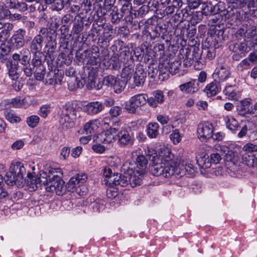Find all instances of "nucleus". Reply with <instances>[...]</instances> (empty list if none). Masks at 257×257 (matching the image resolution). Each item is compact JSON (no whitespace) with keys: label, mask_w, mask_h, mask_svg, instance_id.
I'll list each match as a JSON object with an SVG mask.
<instances>
[{"label":"nucleus","mask_w":257,"mask_h":257,"mask_svg":"<svg viewBox=\"0 0 257 257\" xmlns=\"http://www.w3.org/2000/svg\"><path fill=\"white\" fill-rule=\"evenodd\" d=\"M148 148L146 155L152 162L151 174L155 177H170L174 175L175 165L173 162L170 150L167 147L161 148L159 154Z\"/></svg>","instance_id":"obj_1"},{"label":"nucleus","mask_w":257,"mask_h":257,"mask_svg":"<svg viewBox=\"0 0 257 257\" xmlns=\"http://www.w3.org/2000/svg\"><path fill=\"white\" fill-rule=\"evenodd\" d=\"M59 122L63 128L73 127L77 118L76 107L72 102H68L63 105L59 112Z\"/></svg>","instance_id":"obj_2"},{"label":"nucleus","mask_w":257,"mask_h":257,"mask_svg":"<svg viewBox=\"0 0 257 257\" xmlns=\"http://www.w3.org/2000/svg\"><path fill=\"white\" fill-rule=\"evenodd\" d=\"M12 57L14 61H19L20 63L23 65L24 72L27 77L32 76L35 67L30 64V56L28 49H22L18 53H14Z\"/></svg>","instance_id":"obj_3"},{"label":"nucleus","mask_w":257,"mask_h":257,"mask_svg":"<svg viewBox=\"0 0 257 257\" xmlns=\"http://www.w3.org/2000/svg\"><path fill=\"white\" fill-rule=\"evenodd\" d=\"M43 184L48 192H55L58 195H62L66 191L65 182L61 178H42Z\"/></svg>","instance_id":"obj_4"},{"label":"nucleus","mask_w":257,"mask_h":257,"mask_svg":"<svg viewBox=\"0 0 257 257\" xmlns=\"http://www.w3.org/2000/svg\"><path fill=\"white\" fill-rule=\"evenodd\" d=\"M142 178H105L103 180V183L106 186L110 187L120 186L124 187L129 183L132 187L141 185Z\"/></svg>","instance_id":"obj_5"},{"label":"nucleus","mask_w":257,"mask_h":257,"mask_svg":"<svg viewBox=\"0 0 257 257\" xmlns=\"http://www.w3.org/2000/svg\"><path fill=\"white\" fill-rule=\"evenodd\" d=\"M147 95L139 94L135 95L125 103L124 108L131 113H135L137 110L146 104Z\"/></svg>","instance_id":"obj_6"},{"label":"nucleus","mask_w":257,"mask_h":257,"mask_svg":"<svg viewBox=\"0 0 257 257\" xmlns=\"http://www.w3.org/2000/svg\"><path fill=\"white\" fill-rule=\"evenodd\" d=\"M122 56H124L126 57V58H124L123 62V66L121 76L122 78H124L125 79L130 80L132 75H134L135 71H134V59L133 58V56H131L130 54V52L127 51L126 50L122 51Z\"/></svg>","instance_id":"obj_7"},{"label":"nucleus","mask_w":257,"mask_h":257,"mask_svg":"<svg viewBox=\"0 0 257 257\" xmlns=\"http://www.w3.org/2000/svg\"><path fill=\"white\" fill-rule=\"evenodd\" d=\"M57 37L53 32L47 33L46 36V41L44 47L45 57L49 58L51 61L55 58V52L57 46Z\"/></svg>","instance_id":"obj_8"},{"label":"nucleus","mask_w":257,"mask_h":257,"mask_svg":"<svg viewBox=\"0 0 257 257\" xmlns=\"http://www.w3.org/2000/svg\"><path fill=\"white\" fill-rule=\"evenodd\" d=\"M229 47L230 50L233 52L232 58L234 61H239L245 56L250 50V47L244 41L233 43L230 45Z\"/></svg>","instance_id":"obj_9"},{"label":"nucleus","mask_w":257,"mask_h":257,"mask_svg":"<svg viewBox=\"0 0 257 257\" xmlns=\"http://www.w3.org/2000/svg\"><path fill=\"white\" fill-rule=\"evenodd\" d=\"M26 31L20 29L15 31L12 37L8 41V45L10 50H14L23 47L25 43V36Z\"/></svg>","instance_id":"obj_10"},{"label":"nucleus","mask_w":257,"mask_h":257,"mask_svg":"<svg viewBox=\"0 0 257 257\" xmlns=\"http://www.w3.org/2000/svg\"><path fill=\"white\" fill-rule=\"evenodd\" d=\"M180 60H175L172 61L168 60L164 61L159 66V74L168 75L169 73L175 74L178 72L179 68L181 66Z\"/></svg>","instance_id":"obj_11"},{"label":"nucleus","mask_w":257,"mask_h":257,"mask_svg":"<svg viewBox=\"0 0 257 257\" xmlns=\"http://www.w3.org/2000/svg\"><path fill=\"white\" fill-rule=\"evenodd\" d=\"M136 168L128 170L130 177H139L144 175L147 171L148 160L144 155H139L136 159Z\"/></svg>","instance_id":"obj_12"},{"label":"nucleus","mask_w":257,"mask_h":257,"mask_svg":"<svg viewBox=\"0 0 257 257\" xmlns=\"http://www.w3.org/2000/svg\"><path fill=\"white\" fill-rule=\"evenodd\" d=\"M213 126L208 122L199 123L197 127L198 138L202 142H205L212 137Z\"/></svg>","instance_id":"obj_13"},{"label":"nucleus","mask_w":257,"mask_h":257,"mask_svg":"<svg viewBox=\"0 0 257 257\" xmlns=\"http://www.w3.org/2000/svg\"><path fill=\"white\" fill-rule=\"evenodd\" d=\"M46 34L45 33V29H40L39 33L34 37L30 44V51H42L44 40L45 38L46 39Z\"/></svg>","instance_id":"obj_14"},{"label":"nucleus","mask_w":257,"mask_h":257,"mask_svg":"<svg viewBox=\"0 0 257 257\" xmlns=\"http://www.w3.org/2000/svg\"><path fill=\"white\" fill-rule=\"evenodd\" d=\"M231 75L230 68L226 65H219L213 74L214 81L220 83L227 80Z\"/></svg>","instance_id":"obj_15"},{"label":"nucleus","mask_w":257,"mask_h":257,"mask_svg":"<svg viewBox=\"0 0 257 257\" xmlns=\"http://www.w3.org/2000/svg\"><path fill=\"white\" fill-rule=\"evenodd\" d=\"M9 170L10 177H24L26 174V177H33L31 172L26 171L23 164L20 162L12 163Z\"/></svg>","instance_id":"obj_16"},{"label":"nucleus","mask_w":257,"mask_h":257,"mask_svg":"<svg viewBox=\"0 0 257 257\" xmlns=\"http://www.w3.org/2000/svg\"><path fill=\"white\" fill-rule=\"evenodd\" d=\"M116 137L117 139V144L121 147L131 146L134 144L133 138L126 130L122 127L120 130L118 128Z\"/></svg>","instance_id":"obj_17"},{"label":"nucleus","mask_w":257,"mask_h":257,"mask_svg":"<svg viewBox=\"0 0 257 257\" xmlns=\"http://www.w3.org/2000/svg\"><path fill=\"white\" fill-rule=\"evenodd\" d=\"M118 132V127H110L106 132L100 134L98 136L99 141L104 144L113 143L116 140V134Z\"/></svg>","instance_id":"obj_18"},{"label":"nucleus","mask_w":257,"mask_h":257,"mask_svg":"<svg viewBox=\"0 0 257 257\" xmlns=\"http://www.w3.org/2000/svg\"><path fill=\"white\" fill-rule=\"evenodd\" d=\"M199 82L196 79H191L179 86L180 90L188 94H194L197 92L199 89Z\"/></svg>","instance_id":"obj_19"},{"label":"nucleus","mask_w":257,"mask_h":257,"mask_svg":"<svg viewBox=\"0 0 257 257\" xmlns=\"http://www.w3.org/2000/svg\"><path fill=\"white\" fill-rule=\"evenodd\" d=\"M103 105L99 101H92L83 106V110L89 115H94L100 112L103 109Z\"/></svg>","instance_id":"obj_20"},{"label":"nucleus","mask_w":257,"mask_h":257,"mask_svg":"<svg viewBox=\"0 0 257 257\" xmlns=\"http://www.w3.org/2000/svg\"><path fill=\"white\" fill-rule=\"evenodd\" d=\"M146 73L144 71L143 66L138 64L134 75V83L137 86L143 85L145 81Z\"/></svg>","instance_id":"obj_21"},{"label":"nucleus","mask_w":257,"mask_h":257,"mask_svg":"<svg viewBox=\"0 0 257 257\" xmlns=\"http://www.w3.org/2000/svg\"><path fill=\"white\" fill-rule=\"evenodd\" d=\"M233 144H230L228 146L219 145L216 146L215 149L224 155L226 161H231L235 157V152L233 151Z\"/></svg>","instance_id":"obj_22"},{"label":"nucleus","mask_w":257,"mask_h":257,"mask_svg":"<svg viewBox=\"0 0 257 257\" xmlns=\"http://www.w3.org/2000/svg\"><path fill=\"white\" fill-rule=\"evenodd\" d=\"M19 62V61H14L13 59V60H8L6 63L9 76L13 80H15L19 78V74L17 72Z\"/></svg>","instance_id":"obj_23"},{"label":"nucleus","mask_w":257,"mask_h":257,"mask_svg":"<svg viewBox=\"0 0 257 257\" xmlns=\"http://www.w3.org/2000/svg\"><path fill=\"white\" fill-rule=\"evenodd\" d=\"M63 76L61 73H59V70L57 73L53 71H50L46 75L45 79V83L48 85H52L55 84H61Z\"/></svg>","instance_id":"obj_24"},{"label":"nucleus","mask_w":257,"mask_h":257,"mask_svg":"<svg viewBox=\"0 0 257 257\" xmlns=\"http://www.w3.org/2000/svg\"><path fill=\"white\" fill-rule=\"evenodd\" d=\"M223 120L226 127L234 134H235L240 128L238 122L231 115L224 116Z\"/></svg>","instance_id":"obj_25"},{"label":"nucleus","mask_w":257,"mask_h":257,"mask_svg":"<svg viewBox=\"0 0 257 257\" xmlns=\"http://www.w3.org/2000/svg\"><path fill=\"white\" fill-rule=\"evenodd\" d=\"M201 58L200 53L196 52L195 50L192 52L186 51V58L184 60V64L186 66H190L194 62H198Z\"/></svg>","instance_id":"obj_26"},{"label":"nucleus","mask_w":257,"mask_h":257,"mask_svg":"<svg viewBox=\"0 0 257 257\" xmlns=\"http://www.w3.org/2000/svg\"><path fill=\"white\" fill-rule=\"evenodd\" d=\"M42 178H26V186L30 191L36 190L38 188L41 187L43 184Z\"/></svg>","instance_id":"obj_27"},{"label":"nucleus","mask_w":257,"mask_h":257,"mask_svg":"<svg viewBox=\"0 0 257 257\" xmlns=\"http://www.w3.org/2000/svg\"><path fill=\"white\" fill-rule=\"evenodd\" d=\"M33 55L32 59V64L34 67H41L45 60V56L42 51L40 52H30Z\"/></svg>","instance_id":"obj_28"},{"label":"nucleus","mask_w":257,"mask_h":257,"mask_svg":"<svg viewBox=\"0 0 257 257\" xmlns=\"http://www.w3.org/2000/svg\"><path fill=\"white\" fill-rule=\"evenodd\" d=\"M162 29V27L151 25L147 27V29L145 30L144 34L147 36H150L152 40H154L160 37Z\"/></svg>","instance_id":"obj_29"},{"label":"nucleus","mask_w":257,"mask_h":257,"mask_svg":"<svg viewBox=\"0 0 257 257\" xmlns=\"http://www.w3.org/2000/svg\"><path fill=\"white\" fill-rule=\"evenodd\" d=\"M87 178H70L65 186L66 190L69 192H73L74 189L77 187H79L83 182L86 181Z\"/></svg>","instance_id":"obj_30"},{"label":"nucleus","mask_w":257,"mask_h":257,"mask_svg":"<svg viewBox=\"0 0 257 257\" xmlns=\"http://www.w3.org/2000/svg\"><path fill=\"white\" fill-rule=\"evenodd\" d=\"M242 160L243 163L249 167H253L257 166V154H242Z\"/></svg>","instance_id":"obj_31"},{"label":"nucleus","mask_w":257,"mask_h":257,"mask_svg":"<svg viewBox=\"0 0 257 257\" xmlns=\"http://www.w3.org/2000/svg\"><path fill=\"white\" fill-rule=\"evenodd\" d=\"M182 0H173L170 5L166 7L163 12L164 16L173 14L176 9L182 7Z\"/></svg>","instance_id":"obj_32"},{"label":"nucleus","mask_w":257,"mask_h":257,"mask_svg":"<svg viewBox=\"0 0 257 257\" xmlns=\"http://www.w3.org/2000/svg\"><path fill=\"white\" fill-rule=\"evenodd\" d=\"M223 92L225 95L228 97L229 99H237L239 96L238 88L235 85L226 86Z\"/></svg>","instance_id":"obj_33"},{"label":"nucleus","mask_w":257,"mask_h":257,"mask_svg":"<svg viewBox=\"0 0 257 257\" xmlns=\"http://www.w3.org/2000/svg\"><path fill=\"white\" fill-rule=\"evenodd\" d=\"M122 52H121L119 58L116 56H112L110 59L109 62L110 63L109 66L111 67V69L114 70H118L120 68L121 64H123L124 56H122ZM126 58V57H125Z\"/></svg>","instance_id":"obj_34"},{"label":"nucleus","mask_w":257,"mask_h":257,"mask_svg":"<svg viewBox=\"0 0 257 257\" xmlns=\"http://www.w3.org/2000/svg\"><path fill=\"white\" fill-rule=\"evenodd\" d=\"M5 183L9 186L16 185L18 187L26 186V178H6Z\"/></svg>","instance_id":"obj_35"},{"label":"nucleus","mask_w":257,"mask_h":257,"mask_svg":"<svg viewBox=\"0 0 257 257\" xmlns=\"http://www.w3.org/2000/svg\"><path fill=\"white\" fill-rule=\"evenodd\" d=\"M217 82L214 81L208 84L205 87L204 91L208 97L215 95L220 90L216 84Z\"/></svg>","instance_id":"obj_36"},{"label":"nucleus","mask_w":257,"mask_h":257,"mask_svg":"<svg viewBox=\"0 0 257 257\" xmlns=\"http://www.w3.org/2000/svg\"><path fill=\"white\" fill-rule=\"evenodd\" d=\"M159 125L157 122H150L147 125V135L150 138H156L159 134Z\"/></svg>","instance_id":"obj_37"},{"label":"nucleus","mask_w":257,"mask_h":257,"mask_svg":"<svg viewBox=\"0 0 257 257\" xmlns=\"http://www.w3.org/2000/svg\"><path fill=\"white\" fill-rule=\"evenodd\" d=\"M4 113L6 118L11 123H18L21 121V118L12 109H6Z\"/></svg>","instance_id":"obj_38"},{"label":"nucleus","mask_w":257,"mask_h":257,"mask_svg":"<svg viewBox=\"0 0 257 257\" xmlns=\"http://www.w3.org/2000/svg\"><path fill=\"white\" fill-rule=\"evenodd\" d=\"M43 173L47 175V177H50V176H52V177H59L58 173L63 175V173L60 168H56L52 166H48L46 171L44 172Z\"/></svg>","instance_id":"obj_39"},{"label":"nucleus","mask_w":257,"mask_h":257,"mask_svg":"<svg viewBox=\"0 0 257 257\" xmlns=\"http://www.w3.org/2000/svg\"><path fill=\"white\" fill-rule=\"evenodd\" d=\"M84 23L83 19L80 18L74 23L72 29V33L73 34H79L83 30Z\"/></svg>","instance_id":"obj_40"},{"label":"nucleus","mask_w":257,"mask_h":257,"mask_svg":"<svg viewBox=\"0 0 257 257\" xmlns=\"http://www.w3.org/2000/svg\"><path fill=\"white\" fill-rule=\"evenodd\" d=\"M116 7H112L111 6H107L106 4H104L103 7H100L99 9L97 11L98 15H100V17L104 16L106 15H109L113 10H116Z\"/></svg>","instance_id":"obj_41"},{"label":"nucleus","mask_w":257,"mask_h":257,"mask_svg":"<svg viewBox=\"0 0 257 257\" xmlns=\"http://www.w3.org/2000/svg\"><path fill=\"white\" fill-rule=\"evenodd\" d=\"M212 8L213 5L210 2L203 3L201 7L202 14L206 16L213 15Z\"/></svg>","instance_id":"obj_42"},{"label":"nucleus","mask_w":257,"mask_h":257,"mask_svg":"<svg viewBox=\"0 0 257 257\" xmlns=\"http://www.w3.org/2000/svg\"><path fill=\"white\" fill-rule=\"evenodd\" d=\"M97 120H91L86 122L84 126V130L87 134H91L98 126L96 124Z\"/></svg>","instance_id":"obj_43"},{"label":"nucleus","mask_w":257,"mask_h":257,"mask_svg":"<svg viewBox=\"0 0 257 257\" xmlns=\"http://www.w3.org/2000/svg\"><path fill=\"white\" fill-rule=\"evenodd\" d=\"M36 70L34 72V76L37 80L42 81L44 79L46 73V69L44 66L41 67H35Z\"/></svg>","instance_id":"obj_44"},{"label":"nucleus","mask_w":257,"mask_h":257,"mask_svg":"<svg viewBox=\"0 0 257 257\" xmlns=\"http://www.w3.org/2000/svg\"><path fill=\"white\" fill-rule=\"evenodd\" d=\"M59 23L58 22L56 21V19L55 20V21H52V23L50 24V26L48 28H45L43 27L41 28V29H45V33L47 34L48 33H49L50 32H54L56 34V36H57V30L58 27H59Z\"/></svg>","instance_id":"obj_45"},{"label":"nucleus","mask_w":257,"mask_h":257,"mask_svg":"<svg viewBox=\"0 0 257 257\" xmlns=\"http://www.w3.org/2000/svg\"><path fill=\"white\" fill-rule=\"evenodd\" d=\"M109 16L110 17L111 23L114 24H117L120 22L123 16L122 14H119L118 12L117 9H116L114 11L113 10L112 12H111Z\"/></svg>","instance_id":"obj_46"},{"label":"nucleus","mask_w":257,"mask_h":257,"mask_svg":"<svg viewBox=\"0 0 257 257\" xmlns=\"http://www.w3.org/2000/svg\"><path fill=\"white\" fill-rule=\"evenodd\" d=\"M242 150L244 152V153L246 154H257V145L249 143L245 145L242 148Z\"/></svg>","instance_id":"obj_47"},{"label":"nucleus","mask_w":257,"mask_h":257,"mask_svg":"<svg viewBox=\"0 0 257 257\" xmlns=\"http://www.w3.org/2000/svg\"><path fill=\"white\" fill-rule=\"evenodd\" d=\"M132 1H123V4L121 9V14L123 15L131 14V10L132 6L131 4Z\"/></svg>","instance_id":"obj_48"},{"label":"nucleus","mask_w":257,"mask_h":257,"mask_svg":"<svg viewBox=\"0 0 257 257\" xmlns=\"http://www.w3.org/2000/svg\"><path fill=\"white\" fill-rule=\"evenodd\" d=\"M250 66V63L248 62L247 59H244L238 64L236 69L238 72H242L244 70L249 69Z\"/></svg>","instance_id":"obj_49"},{"label":"nucleus","mask_w":257,"mask_h":257,"mask_svg":"<svg viewBox=\"0 0 257 257\" xmlns=\"http://www.w3.org/2000/svg\"><path fill=\"white\" fill-rule=\"evenodd\" d=\"M39 117L37 115H31L27 118V123L30 127L34 128L37 125L39 122Z\"/></svg>","instance_id":"obj_50"},{"label":"nucleus","mask_w":257,"mask_h":257,"mask_svg":"<svg viewBox=\"0 0 257 257\" xmlns=\"http://www.w3.org/2000/svg\"><path fill=\"white\" fill-rule=\"evenodd\" d=\"M237 111L239 115L243 116H245L247 114L253 113L252 110L249 107H247L240 104L238 106Z\"/></svg>","instance_id":"obj_51"},{"label":"nucleus","mask_w":257,"mask_h":257,"mask_svg":"<svg viewBox=\"0 0 257 257\" xmlns=\"http://www.w3.org/2000/svg\"><path fill=\"white\" fill-rule=\"evenodd\" d=\"M124 87L125 85L123 82L119 79H117L112 87L115 93H119L123 90Z\"/></svg>","instance_id":"obj_52"},{"label":"nucleus","mask_w":257,"mask_h":257,"mask_svg":"<svg viewBox=\"0 0 257 257\" xmlns=\"http://www.w3.org/2000/svg\"><path fill=\"white\" fill-rule=\"evenodd\" d=\"M103 176L112 177V176H117L118 173L114 171V169L110 167H105L102 170Z\"/></svg>","instance_id":"obj_53"},{"label":"nucleus","mask_w":257,"mask_h":257,"mask_svg":"<svg viewBox=\"0 0 257 257\" xmlns=\"http://www.w3.org/2000/svg\"><path fill=\"white\" fill-rule=\"evenodd\" d=\"M96 75L93 72H89L88 76L87 83L88 87L92 89L95 87V79Z\"/></svg>","instance_id":"obj_54"},{"label":"nucleus","mask_w":257,"mask_h":257,"mask_svg":"<svg viewBox=\"0 0 257 257\" xmlns=\"http://www.w3.org/2000/svg\"><path fill=\"white\" fill-rule=\"evenodd\" d=\"M229 3L231 4V6L235 9H240L246 5L244 0H229Z\"/></svg>","instance_id":"obj_55"},{"label":"nucleus","mask_w":257,"mask_h":257,"mask_svg":"<svg viewBox=\"0 0 257 257\" xmlns=\"http://www.w3.org/2000/svg\"><path fill=\"white\" fill-rule=\"evenodd\" d=\"M153 97L158 104L162 103L164 101V95L161 90H157L154 92Z\"/></svg>","instance_id":"obj_56"},{"label":"nucleus","mask_w":257,"mask_h":257,"mask_svg":"<svg viewBox=\"0 0 257 257\" xmlns=\"http://www.w3.org/2000/svg\"><path fill=\"white\" fill-rule=\"evenodd\" d=\"M110 115L113 117H116L122 112V107L119 106H112L109 110Z\"/></svg>","instance_id":"obj_57"},{"label":"nucleus","mask_w":257,"mask_h":257,"mask_svg":"<svg viewBox=\"0 0 257 257\" xmlns=\"http://www.w3.org/2000/svg\"><path fill=\"white\" fill-rule=\"evenodd\" d=\"M212 8L213 15L219 14L224 11L225 5L223 3L219 2L215 6H213Z\"/></svg>","instance_id":"obj_58"},{"label":"nucleus","mask_w":257,"mask_h":257,"mask_svg":"<svg viewBox=\"0 0 257 257\" xmlns=\"http://www.w3.org/2000/svg\"><path fill=\"white\" fill-rule=\"evenodd\" d=\"M117 79L114 76L109 75L104 78L103 83L104 85L112 87Z\"/></svg>","instance_id":"obj_59"},{"label":"nucleus","mask_w":257,"mask_h":257,"mask_svg":"<svg viewBox=\"0 0 257 257\" xmlns=\"http://www.w3.org/2000/svg\"><path fill=\"white\" fill-rule=\"evenodd\" d=\"M170 139L174 144L179 143L181 140V136L178 130H175L170 136Z\"/></svg>","instance_id":"obj_60"},{"label":"nucleus","mask_w":257,"mask_h":257,"mask_svg":"<svg viewBox=\"0 0 257 257\" xmlns=\"http://www.w3.org/2000/svg\"><path fill=\"white\" fill-rule=\"evenodd\" d=\"M50 106L49 105H44L40 109L39 114L43 117H46L50 112Z\"/></svg>","instance_id":"obj_61"},{"label":"nucleus","mask_w":257,"mask_h":257,"mask_svg":"<svg viewBox=\"0 0 257 257\" xmlns=\"http://www.w3.org/2000/svg\"><path fill=\"white\" fill-rule=\"evenodd\" d=\"M112 33V30L110 29L108 27L105 28L104 29V31L103 32V41H109L112 39V37L111 36V34Z\"/></svg>","instance_id":"obj_62"},{"label":"nucleus","mask_w":257,"mask_h":257,"mask_svg":"<svg viewBox=\"0 0 257 257\" xmlns=\"http://www.w3.org/2000/svg\"><path fill=\"white\" fill-rule=\"evenodd\" d=\"M64 8L61 0H55L51 6L52 11H59Z\"/></svg>","instance_id":"obj_63"},{"label":"nucleus","mask_w":257,"mask_h":257,"mask_svg":"<svg viewBox=\"0 0 257 257\" xmlns=\"http://www.w3.org/2000/svg\"><path fill=\"white\" fill-rule=\"evenodd\" d=\"M248 136L250 140L254 141L257 140V126H253L248 131Z\"/></svg>","instance_id":"obj_64"}]
</instances>
